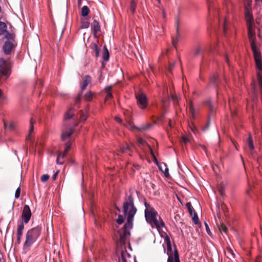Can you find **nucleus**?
Instances as JSON below:
<instances>
[{"instance_id": "a19ab883", "label": "nucleus", "mask_w": 262, "mask_h": 262, "mask_svg": "<svg viewBox=\"0 0 262 262\" xmlns=\"http://www.w3.org/2000/svg\"><path fill=\"white\" fill-rule=\"evenodd\" d=\"M192 220L195 224H197L199 223V218L195 212H194V216H193Z\"/></svg>"}, {"instance_id": "0eeeda50", "label": "nucleus", "mask_w": 262, "mask_h": 262, "mask_svg": "<svg viewBox=\"0 0 262 262\" xmlns=\"http://www.w3.org/2000/svg\"><path fill=\"white\" fill-rule=\"evenodd\" d=\"M7 25L6 23L0 21V35H4V38L7 39H13L15 35L13 33H10L7 31Z\"/></svg>"}, {"instance_id": "aec40b11", "label": "nucleus", "mask_w": 262, "mask_h": 262, "mask_svg": "<svg viewBox=\"0 0 262 262\" xmlns=\"http://www.w3.org/2000/svg\"><path fill=\"white\" fill-rule=\"evenodd\" d=\"M225 253L226 256L229 258L232 259L234 258V253L230 248H227L225 251Z\"/></svg>"}, {"instance_id": "6e6552de", "label": "nucleus", "mask_w": 262, "mask_h": 262, "mask_svg": "<svg viewBox=\"0 0 262 262\" xmlns=\"http://www.w3.org/2000/svg\"><path fill=\"white\" fill-rule=\"evenodd\" d=\"M31 216V212L29 206L28 205H25L24 206L22 212V220L23 223H28L30 220Z\"/></svg>"}, {"instance_id": "de8ad7c7", "label": "nucleus", "mask_w": 262, "mask_h": 262, "mask_svg": "<svg viewBox=\"0 0 262 262\" xmlns=\"http://www.w3.org/2000/svg\"><path fill=\"white\" fill-rule=\"evenodd\" d=\"M80 95H78L77 98H76V102H75V105L76 106V105H78V104L80 102ZM77 107H78V106H77Z\"/></svg>"}, {"instance_id": "603ef678", "label": "nucleus", "mask_w": 262, "mask_h": 262, "mask_svg": "<svg viewBox=\"0 0 262 262\" xmlns=\"http://www.w3.org/2000/svg\"><path fill=\"white\" fill-rule=\"evenodd\" d=\"M209 125H210V123H209V122L208 121V122H207V124L206 125V126H205L204 127H203V131H205L206 130H207V129L209 128Z\"/></svg>"}, {"instance_id": "49530a36", "label": "nucleus", "mask_w": 262, "mask_h": 262, "mask_svg": "<svg viewBox=\"0 0 262 262\" xmlns=\"http://www.w3.org/2000/svg\"><path fill=\"white\" fill-rule=\"evenodd\" d=\"M182 140H183V142L185 144L187 143L189 141V139L188 138V137H185V136H183V137H182Z\"/></svg>"}, {"instance_id": "e2e57ef3", "label": "nucleus", "mask_w": 262, "mask_h": 262, "mask_svg": "<svg viewBox=\"0 0 262 262\" xmlns=\"http://www.w3.org/2000/svg\"><path fill=\"white\" fill-rule=\"evenodd\" d=\"M164 30H163V27H162V29L161 30L160 32H158V34L159 35H161L162 33H163Z\"/></svg>"}, {"instance_id": "9b49d317", "label": "nucleus", "mask_w": 262, "mask_h": 262, "mask_svg": "<svg viewBox=\"0 0 262 262\" xmlns=\"http://www.w3.org/2000/svg\"><path fill=\"white\" fill-rule=\"evenodd\" d=\"M0 71L3 75L9 76L10 74V70L7 67V62L2 58L0 59Z\"/></svg>"}, {"instance_id": "0e129e2a", "label": "nucleus", "mask_w": 262, "mask_h": 262, "mask_svg": "<svg viewBox=\"0 0 262 262\" xmlns=\"http://www.w3.org/2000/svg\"><path fill=\"white\" fill-rule=\"evenodd\" d=\"M162 16L163 18H165L166 17V12L164 10H163L162 11Z\"/></svg>"}, {"instance_id": "bb28decb", "label": "nucleus", "mask_w": 262, "mask_h": 262, "mask_svg": "<svg viewBox=\"0 0 262 262\" xmlns=\"http://www.w3.org/2000/svg\"><path fill=\"white\" fill-rule=\"evenodd\" d=\"M93 96V93L91 91H89L86 92L85 94L84 95V98L86 101H90L92 100Z\"/></svg>"}, {"instance_id": "4d7b16f0", "label": "nucleus", "mask_w": 262, "mask_h": 262, "mask_svg": "<svg viewBox=\"0 0 262 262\" xmlns=\"http://www.w3.org/2000/svg\"><path fill=\"white\" fill-rule=\"evenodd\" d=\"M58 173V171H56V172L54 174V175H53V179L54 180H56V177H57V176Z\"/></svg>"}, {"instance_id": "c756f323", "label": "nucleus", "mask_w": 262, "mask_h": 262, "mask_svg": "<svg viewBox=\"0 0 262 262\" xmlns=\"http://www.w3.org/2000/svg\"><path fill=\"white\" fill-rule=\"evenodd\" d=\"M65 149L64 150V151L63 152H62V154H64V156H66V155H67V154L68 153V152L69 151V150H70V149L71 148V143L70 141H69L68 142H67L65 144Z\"/></svg>"}, {"instance_id": "6e6d98bb", "label": "nucleus", "mask_w": 262, "mask_h": 262, "mask_svg": "<svg viewBox=\"0 0 262 262\" xmlns=\"http://www.w3.org/2000/svg\"><path fill=\"white\" fill-rule=\"evenodd\" d=\"M17 236V243L18 244H19L21 242V236Z\"/></svg>"}, {"instance_id": "a211bd4d", "label": "nucleus", "mask_w": 262, "mask_h": 262, "mask_svg": "<svg viewBox=\"0 0 262 262\" xmlns=\"http://www.w3.org/2000/svg\"><path fill=\"white\" fill-rule=\"evenodd\" d=\"M91 77L90 75H86L84 76L83 83L81 86V91H83L86 89L88 84L91 83Z\"/></svg>"}, {"instance_id": "b1692460", "label": "nucleus", "mask_w": 262, "mask_h": 262, "mask_svg": "<svg viewBox=\"0 0 262 262\" xmlns=\"http://www.w3.org/2000/svg\"><path fill=\"white\" fill-rule=\"evenodd\" d=\"M208 10L209 14H211L212 12L214 10H216V8H214V3H212L209 0H207Z\"/></svg>"}, {"instance_id": "6ab92c4d", "label": "nucleus", "mask_w": 262, "mask_h": 262, "mask_svg": "<svg viewBox=\"0 0 262 262\" xmlns=\"http://www.w3.org/2000/svg\"><path fill=\"white\" fill-rule=\"evenodd\" d=\"M90 22L88 18H81L80 22V29H87L89 27Z\"/></svg>"}, {"instance_id": "412c9836", "label": "nucleus", "mask_w": 262, "mask_h": 262, "mask_svg": "<svg viewBox=\"0 0 262 262\" xmlns=\"http://www.w3.org/2000/svg\"><path fill=\"white\" fill-rule=\"evenodd\" d=\"M64 157L65 156L64 154H62V152H59L57 154L56 159L57 164L59 165H62L64 163L63 159L64 158Z\"/></svg>"}, {"instance_id": "f704fd0d", "label": "nucleus", "mask_w": 262, "mask_h": 262, "mask_svg": "<svg viewBox=\"0 0 262 262\" xmlns=\"http://www.w3.org/2000/svg\"><path fill=\"white\" fill-rule=\"evenodd\" d=\"M124 221L123 216L119 214L118 216V219L116 220V222L118 225H121Z\"/></svg>"}, {"instance_id": "7ed1b4c3", "label": "nucleus", "mask_w": 262, "mask_h": 262, "mask_svg": "<svg viewBox=\"0 0 262 262\" xmlns=\"http://www.w3.org/2000/svg\"><path fill=\"white\" fill-rule=\"evenodd\" d=\"M74 115V110L71 108L69 109L65 114L64 123L61 130V140L65 141L73 133L76 124L69 123L68 120Z\"/></svg>"}, {"instance_id": "f03ea898", "label": "nucleus", "mask_w": 262, "mask_h": 262, "mask_svg": "<svg viewBox=\"0 0 262 262\" xmlns=\"http://www.w3.org/2000/svg\"><path fill=\"white\" fill-rule=\"evenodd\" d=\"M144 215L146 222L158 229L163 228L165 226L164 222L158 215V212L146 202H144Z\"/></svg>"}, {"instance_id": "052dcab7", "label": "nucleus", "mask_w": 262, "mask_h": 262, "mask_svg": "<svg viewBox=\"0 0 262 262\" xmlns=\"http://www.w3.org/2000/svg\"><path fill=\"white\" fill-rule=\"evenodd\" d=\"M205 225H206V228L207 232L208 234H210V230L209 229V227H208V225H207L206 223L205 224Z\"/></svg>"}, {"instance_id": "ea45409f", "label": "nucleus", "mask_w": 262, "mask_h": 262, "mask_svg": "<svg viewBox=\"0 0 262 262\" xmlns=\"http://www.w3.org/2000/svg\"><path fill=\"white\" fill-rule=\"evenodd\" d=\"M174 258H175V262H180V260L179 259V253H178V252L177 249H175Z\"/></svg>"}, {"instance_id": "58836bf2", "label": "nucleus", "mask_w": 262, "mask_h": 262, "mask_svg": "<svg viewBox=\"0 0 262 262\" xmlns=\"http://www.w3.org/2000/svg\"><path fill=\"white\" fill-rule=\"evenodd\" d=\"M218 80V76L217 75H214L210 79V82L213 85L215 84L216 81Z\"/></svg>"}, {"instance_id": "338daca9", "label": "nucleus", "mask_w": 262, "mask_h": 262, "mask_svg": "<svg viewBox=\"0 0 262 262\" xmlns=\"http://www.w3.org/2000/svg\"><path fill=\"white\" fill-rule=\"evenodd\" d=\"M171 98L173 99H174L175 98L177 99V100H177V96H171Z\"/></svg>"}, {"instance_id": "8fccbe9b", "label": "nucleus", "mask_w": 262, "mask_h": 262, "mask_svg": "<svg viewBox=\"0 0 262 262\" xmlns=\"http://www.w3.org/2000/svg\"><path fill=\"white\" fill-rule=\"evenodd\" d=\"M115 119L118 123H122V119L120 118H119V117H117V116L115 117Z\"/></svg>"}, {"instance_id": "f8f14e48", "label": "nucleus", "mask_w": 262, "mask_h": 262, "mask_svg": "<svg viewBox=\"0 0 262 262\" xmlns=\"http://www.w3.org/2000/svg\"><path fill=\"white\" fill-rule=\"evenodd\" d=\"M155 163L158 166L159 170L164 174L165 177L168 178L169 177L168 168L165 163H159L157 158H155Z\"/></svg>"}, {"instance_id": "c9c22d12", "label": "nucleus", "mask_w": 262, "mask_h": 262, "mask_svg": "<svg viewBox=\"0 0 262 262\" xmlns=\"http://www.w3.org/2000/svg\"><path fill=\"white\" fill-rule=\"evenodd\" d=\"M93 49L95 51V53H96V56L98 57L99 55V51L98 47L96 43H94L93 44Z\"/></svg>"}, {"instance_id": "09e8293b", "label": "nucleus", "mask_w": 262, "mask_h": 262, "mask_svg": "<svg viewBox=\"0 0 262 262\" xmlns=\"http://www.w3.org/2000/svg\"><path fill=\"white\" fill-rule=\"evenodd\" d=\"M150 126V125L149 124H148L147 125H145V126H142L141 128H138V129L139 130H141V129H146L148 128H149V127Z\"/></svg>"}, {"instance_id": "69168bd1", "label": "nucleus", "mask_w": 262, "mask_h": 262, "mask_svg": "<svg viewBox=\"0 0 262 262\" xmlns=\"http://www.w3.org/2000/svg\"><path fill=\"white\" fill-rule=\"evenodd\" d=\"M82 0H78V6L80 7L81 5Z\"/></svg>"}, {"instance_id": "680f3d73", "label": "nucleus", "mask_w": 262, "mask_h": 262, "mask_svg": "<svg viewBox=\"0 0 262 262\" xmlns=\"http://www.w3.org/2000/svg\"><path fill=\"white\" fill-rule=\"evenodd\" d=\"M134 166L137 169H139L140 168V166L139 164H134Z\"/></svg>"}, {"instance_id": "f3484780", "label": "nucleus", "mask_w": 262, "mask_h": 262, "mask_svg": "<svg viewBox=\"0 0 262 262\" xmlns=\"http://www.w3.org/2000/svg\"><path fill=\"white\" fill-rule=\"evenodd\" d=\"M35 121L31 118L30 120V125H29V130L28 135L26 138L27 140H31L32 138V134L34 131V124L35 123Z\"/></svg>"}, {"instance_id": "37998d69", "label": "nucleus", "mask_w": 262, "mask_h": 262, "mask_svg": "<svg viewBox=\"0 0 262 262\" xmlns=\"http://www.w3.org/2000/svg\"><path fill=\"white\" fill-rule=\"evenodd\" d=\"M113 95L111 92H109L106 93V95L105 96V100H108L113 98Z\"/></svg>"}, {"instance_id": "c03bdc74", "label": "nucleus", "mask_w": 262, "mask_h": 262, "mask_svg": "<svg viewBox=\"0 0 262 262\" xmlns=\"http://www.w3.org/2000/svg\"><path fill=\"white\" fill-rule=\"evenodd\" d=\"M201 51H202V49L200 47H197L194 50L195 55H197L201 53Z\"/></svg>"}, {"instance_id": "5fc2aeb1", "label": "nucleus", "mask_w": 262, "mask_h": 262, "mask_svg": "<svg viewBox=\"0 0 262 262\" xmlns=\"http://www.w3.org/2000/svg\"><path fill=\"white\" fill-rule=\"evenodd\" d=\"M138 143L139 144L142 145L145 143V141L142 139H139L138 140Z\"/></svg>"}, {"instance_id": "3c124183", "label": "nucleus", "mask_w": 262, "mask_h": 262, "mask_svg": "<svg viewBox=\"0 0 262 262\" xmlns=\"http://www.w3.org/2000/svg\"><path fill=\"white\" fill-rule=\"evenodd\" d=\"M220 229H221L222 231H223V232H226L227 230V229L226 227V226H224V225H222V226L221 227Z\"/></svg>"}, {"instance_id": "20e7f679", "label": "nucleus", "mask_w": 262, "mask_h": 262, "mask_svg": "<svg viewBox=\"0 0 262 262\" xmlns=\"http://www.w3.org/2000/svg\"><path fill=\"white\" fill-rule=\"evenodd\" d=\"M41 233V227L37 226L29 230L26 234V240L24 244V247H30L38 238Z\"/></svg>"}, {"instance_id": "2f4dec72", "label": "nucleus", "mask_w": 262, "mask_h": 262, "mask_svg": "<svg viewBox=\"0 0 262 262\" xmlns=\"http://www.w3.org/2000/svg\"><path fill=\"white\" fill-rule=\"evenodd\" d=\"M133 147V145H129L127 144L125 146L121 147L120 148V151L122 153L125 152L128 150H130V149Z\"/></svg>"}, {"instance_id": "72a5a7b5", "label": "nucleus", "mask_w": 262, "mask_h": 262, "mask_svg": "<svg viewBox=\"0 0 262 262\" xmlns=\"http://www.w3.org/2000/svg\"><path fill=\"white\" fill-rule=\"evenodd\" d=\"M222 25H223V31H224V34L226 35V31H227V26H228V21H227V19L226 18H225L223 20Z\"/></svg>"}, {"instance_id": "ddd939ff", "label": "nucleus", "mask_w": 262, "mask_h": 262, "mask_svg": "<svg viewBox=\"0 0 262 262\" xmlns=\"http://www.w3.org/2000/svg\"><path fill=\"white\" fill-rule=\"evenodd\" d=\"M188 109L189 113L191 115V118L193 119H195L197 114H198L199 110L197 108L194 107L192 101H190L189 103Z\"/></svg>"}, {"instance_id": "e433bc0d", "label": "nucleus", "mask_w": 262, "mask_h": 262, "mask_svg": "<svg viewBox=\"0 0 262 262\" xmlns=\"http://www.w3.org/2000/svg\"><path fill=\"white\" fill-rule=\"evenodd\" d=\"M49 176L48 174H46L41 176L40 180L42 182L45 183L49 180Z\"/></svg>"}, {"instance_id": "4be33fe9", "label": "nucleus", "mask_w": 262, "mask_h": 262, "mask_svg": "<svg viewBox=\"0 0 262 262\" xmlns=\"http://www.w3.org/2000/svg\"><path fill=\"white\" fill-rule=\"evenodd\" d=\"M24 229V225L23 222L19 224L17 227L16 236H21Z\"/></svg>"}, {"instance_id": "9d476101", "label": "nucleus", "mask_w": 262, "mask_h": 262, "mask_svg": "<svg viewBox=\"0 0 262 262\" xmlns=\"http://www.w3.org/2000/svg\"><path fill=\"white\" fill-rule=\"evenodd\" d=\"M11 40L6 41L3 47V51L5 54L9 55L11 53L12 50L14 47V39Z\"/></svg>"}, {"instance_id": "c85d7f7f", "label": "nucleus", "mask_w": 262, "mask_h": 262, "mask_svg": "<svg viewBox=\"0 0 262 262\" xmlns=\"http://www.w3.org/2000/svg\"><path fill=\"white\" fill-rule=\"evenodd\" d=\"M186 206L188 209L189 213L191 215H192L194 212H195L193 210V208L192 206V205L190 202L187 203L186 204Z\"/></svg>"}, {"instance_id": "cd10ccee", "label": "nucleus", "mask_w": 262, "mask_h": 262, "mask_svg": "<svg viewBox=\"0 0 262 262\" xmlns=\"http://www.w3.org/2000/svg\"><path fill=\"white\" fill-rule=\"evenodd\" d=\"M102 58L104 61H107L109 59V53L106 48L104 47L103 48V53Z\"/></svg>"}, {"instance_id": "423d86ee", "label": "nucleus", "mask_w": 262, "mask_h": 262, "mask_svg": "<svg viewBox=\"0 0 262 262\" xmlns=\"http://www.w3.org/2000/svg\"><path fill=\"white\" fill-rule=\"evenodd\" d=\"M138 106L142 110L146 108L147 105V99L144 93L136 94Z\"/></svg>"}, {"instance_id": "2eb2a0df", "label": "nucleus", "mask_w": 262, "mask_h": 262, "mask_svg": "<svg viewBox=\"0 0 262 262\" xmlns=\"http://www.w3.org/2000/svg\"><path fill=\"white\" fill-rule=\"evenodd\" d=\"M247 144L249 148L250 149V154H251V155L253 156L255 153L254 145L253 144L252 136L250 134H249Z\"/></svg>"}, {"instance_id": "dca6fc26", "label": "nucleus", "mask_w": 262, "mask_h": 262, "mask_svg": "<svg viewBox=\"0 0 262 262\" xmlns=\"http://www.w3.org/2000/svg\"><path fill=\"white\" fill-rule=\"evenodd\" d=\"M92 30L94 35H96L100 31V26L99 23L96 19H94L93 22Z\"/></svg>"}, {"instance_id": "4468645a", "label": "nucleus", "mask_w": 262, "mask_h": 262, "mask_svg": "<svg viewBox=\"0 0 262 262\" xmlns=\"http://www.w3.org/2000/svg\"><path fill=\"white\" fill-rule=\"evenodd\" d=\"M164 242L166 244L167 246L166 254L168 257L169 256H172V247L170 238L168 236H166L164 238Z\"/></svg>"}, {"instance_id": "a18cd8bd", "label": "nucleus", "mask_w": 262, "mask_h": 262, "mask_svg": "<svg viewBox=\"0 0 262 262\" xmlns=\"http://www.w3.org/2000/svg\"><path fill=\"white\" fill-rule=\"evenodd\" d=\"M111 89H112V86L111 85H108L107 86H106L104 89V91L107 93H109V92H111Z\"/></svg>"}, {"instance_id": "5701e85b", "label": "nucleus", "mask_w": 262, "mask_h": 262, "mask_svg": "<svg viewBox=\"0 0 262 262\" xmlns=\"http://www.w3.org/2000/svg\"><path fill=\"white\" fill-rule=\"evenodd\" d=\"M90 13V9L86 6H84L81 8V15L83 17L87 16Z\"/></svg>"}, {"instance_id": "7c9ffc66", "label": "nucleus", "mask_w": 262, "mask_h": 262, "mask_svg": "<svg viewBox=\"0 0 262 262\" xmlns=\"http://www.w3.org/2000/svg\"><path fill=\"white\" fill-rule=\"evenodd\" d=\"M65 149L64 150V151L63 152H62V154H64V156H66V155H67V154L68 153V152L69 151V150H70V149L71 148V143L70 141H69L68 142H67L65 144Z\"/></svg>"}, {"instance_id": "39448f33", "label": "nucleus", "mask_w": 262, "mask_h": 262, "mask_svg": "<svg viewBox=\"0 0 262 262\" xmlns=\"http://www.w3.org/2000/svg\"><path fill=\"white\" fill-rule=\"evenodd\" d=\"M125 241H126V239ZM125 244L126 242H125L124 244L120 243L119 238L117 241V246H120L121 248L122 249L121 257L119 259V262H137L135 256H132L127 252L126 250Z\"/></svg>"}, {"instance_id": "473e14b6", "label": "nucleus", "mask_w": 262, "mask_h": 262, "mask_svg": "<svg viewBox=\"0 0 262 262\" xmlns=\"http://www.w3.org/2000/svg\"><path fill=\"white\" fill-rule=\"evenodd\" d=\"M4 126L5 128L7 129H13L14 128V124L12 122H9V123H4Z\"/></svg>"}, {"instance_id": "79ce46f5", "label": "nucleus", "mask_w": 262, "mask_h": 262, "mask_svg": "<svg viewBox=\"0 0 262 262\" xmlns=\"http://www.w3.org/2000/svg\"><path fill=\"white\" fill-rule=\"evenodd\" d=\"M20 195V188L19 187L17 188L15 191V197L16 198H18Z\"/></svg>"}, {"instance_id": "774afa93", "label": "nucleus", "mask_w": 262, "mask_h": 262, "mask_svg": "<svg viewBox=\"0 0 262 262\" xmlns=\"http://www.w3.org/2000/svg\"><path fill=\"white\" fill-rule=\"evenodd\" d=\"M247 193L248 194H250V190H249V189H248V190H247Z\"/></svg>"}, {"instance_id": "13d9d810", "label": "nucleus", "mask_w": 262, "mask_h": 262, "mask_svg": "<svg viewBox=\"0 0 262 262\" xmlns=\"http://www.w3.org/2000/svg\"><path fill=\"white\" fill-rule=\"evenodd\" d=\"M150 154L152 156V157L154 158V161H155V158H156V157H155V155L154 154V152H153L152 150L151 149V148L150 147Z\"/></svg>"}, {"instance_id": "864d4df0", "label": "nucleus", "mask_w": 262, "mask_h": 262, "mask_svg": "<svg viewBox=\"0 0 262 262\" xmlns=\"http://www.w3.org/2000/svg\"><path fill=\"white\" fill-rule=\"evenodd\" d=\"M103 79H104V77L102 76V72H100V77L99 78V80L100 82H101L103 80Z\"/></svg>"}, {"instance_id": "1a4fd4ad", "label": "nucleus", "mask_w": 262, "mask_h": 262, "mask_svg": "<svg viewBox=\"0 0 262 262\" xmlns=\"http://www.w3.org/2000/svg\"><path fill=\"white\" fill-rule=\"evenodd\" d=\"M176 36L175 38H172V43L174 47L176 48V45L180 39V34L179 33V27L181 24V20L179 17L176 18Z\"/></svg>"}, {"instance_id": "bf43d9fd", "label": "nucleus", "mask_w": 262, "mask_h": 262, "mask_svg": "<svg viewBox=\"0 0 262 262\" xmlns=\"http://www.w3.org/2000/svg\"><path fill=\"white\" fill-rule=\"evenodd\" d=\"M256 2L258 5H262V0H256Z\"/></svg>"}, {"instance_id": "a878e982", "label": "nucleus", "mask_w": 262, "mask_h": 262, "mask_svg": "<svg viewBox=\"0 0 262 262\" xmlns=\"http://www.w3.org/2000/svg\"><path fill=\"white\" fill-rule=\"evenodd\" d=\"M136 7H137V4L135 2V0H132V1L130 2L129 9L132 14L135 13V12L136 11Z\"/></svg>"}, {"instance_id": "4c0bfd02", "label": "nucleus", "mask_w": 262, "mask_h": 262, "mask_svg": "<svg viewBox=\"0 0 262 262\" xmlns=\"http://www.w3.org/2000/svg\"><path fill=\"white\" fill-rule=\"evenodd\" d=\"M88 118V114L87 113H84L81 112L80 114V120L82 121H85Z\"/></svg>"}, {"instance_id": "f257e3e1", "label": "nucleus", "mask_w": 262, "mask_h": 262, "mask_svg": "<svg viewBox=\"0 0 262 262\" xmlns=\"http://www.w3.org/2000/svg\"><path fill=\"white\" fill-rule=\"evenodd\" d=\"M123 210L124 214L127 218V223L124 225L122 230L118 231L119 242L121 244H124L126 239L130 235L129 230L133 227L134 217L137 211L134 205V198L132 195H128L125 199Z\"/></svg>"}, {"instance_id": "393cba45", "label": "nucleus", "mask_w": 262, "mask_h": 262, "mask_svg": "<svg viewBox=\"0 0 262 262\" xmlns=\"http://www.w3.org/2000/svg\"><path fill=\"white\" fill-rule=\"evenodd\" d=\"M225 185L224 182H221L218 186V190L222 196L225 195Z\"/></svg>"}]
</instances>
